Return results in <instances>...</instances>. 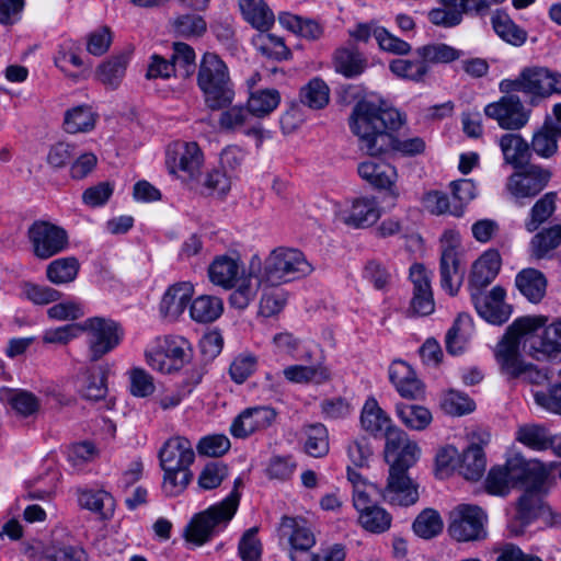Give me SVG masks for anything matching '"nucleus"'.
I'll return each instance as SVG.
<instances>
[{"mask_svg":"<svg viewBox=\"0 0 561 561\" xmlns=\"http://www.w3.org/2000/svg\"><path fill=\"white\" fill-rule=\"evenodd\" d=\"M402 123L401 114L397 110L383 107L382 104L368 100L357 102L350 116V128L357 136L360 150L369 156L391 150L405 156L422 153L425 150L423 138L400 140L392 135Z\"/></svg>","mask_w":561,"mask_h":561,"instance_id":"f257e3e1","label":"nucleus"},{"mask_svg":"<svg viewBox=\"0 0 561 561\" xmlns=\"http://www.w3.org/2000/svg\"><path fill=\"white\" fill-rule=\"evenodd\" d=\"M250 267L251 275L257 273L261 279L271 286L294 282L310 275L313 271V266L300 250L284 247L274 249L263 263L260 259L253 257Z\"/></svg>","mask_w":561,"mask_h":561,"instance_id":"f03ea898","label":"nucleus"},{"mask_svg":"<svg viewBox=\"0 0 561 561\" xmlns=\"http://www.w3.org/2000/svg\"><path fill=\"white\" fill-rule=\"evenodd\" d=\"M197 85L206 105L213 111L227 107L233 101L234 91L228 67L214 53L204 54L197 72Z\"/></svg>","mask_w":561,"mask_h":561,"instance_id":"7ed1b4c3","label":"nucleus"},{"mask_svg":"<svg viewBox=\"0 0 561 561\" xmlns=\"http://www.w3.org/2000/svg\"><path fill=\"white\" fill-rule=\"evenodd\" d=\"M547 321L546 317H523L515 320L508 328L495 348V358L501 373L508 379L523 376L526 363L519 354L520 339L526 340L529 331Z\"/></svg>","mask_w":561,"mask_h":561,"instance_id":"20e7f679","label":"nucleus"},{"mask_svg":"<svg viewBox=\"0 0 561 561\" xmlns=\"http://www.w3.org/2000/svg\"><path fill=\"white\" fill-rule=\"evenodd\" d=\"M239 506V494L232 491L224 501L196 514L185 528V539L197 546L207 542L215 533L225 528Z\"/></svg>","mask_w":561,"mask_h":561,"instance_id":"39448f33","label":"nucleus"},{"mask_svg":"<svg viewBox=\"0 0 561 561\" xmlns=\"http://www.w3.org/2000/svg\"><path fill=\"white\" fill-rule=\"evenodd\" d=\"M502 93L523 92L531 98H547L561 93V75L542 67L524 68L517 78L500 82Z\"/></svg>","mask_w":561,"mask_h":561,"instance_id":"423d86ee","label":"nucleus"},{"mask_svg":"<svg viewBox=\"0 0 561 561\" xmlns=\"http://www.w3.org/2000/svg\"><path fill=\"white\" fill-rule=\"evenodd\" d=\"M488 515L472 504H459L449 513L448 533L460 542L479 541L486 538Z\"/></svg>","mask_w":561,"mask_h":561,"instance_id":"0eeeda50","label":"nucleus"},{"mask_svg":"<svg viewBox=\"0 0 561 561\" xmlns=\"http://www.w3.org/2000/svg\"><path fill=\"white\" fill-rule=\"evenodd\" d=\"M204 157L196 142H175L168 148L167 163L174 173L191 187L199 184Z\"/></svg>","mask_w":561,"mask_h":561,"instance_id":"6e6552de","label":"nucleus"},{"mask_svg":"<svg viewBox=\"0 0 561 561\" xmlns=\"http://www.w3.org/2000/svg\"><path fill=\"white\" fill-rule=\"evenodd\" d=\"M88 331L89 355L91 362H98L112 352L122 341L123 329L112 319L89 318L81 325Z\"/></svg>","mask_w":561,"mask_h":561,"instance_id":"1a4fd4ad","label":"nucleus"},{"mask_svg":"<svg viewBox=\"0 0 561 561\" xmlns=\"http://www.w3.org/2000/svg\"><path fill=\"white\" fill-rule=\"evenodd\" d=\"M32 252L39 260H48L68 248L67 231L49 221L36 220L27 229Z\"/></svg>","mask_w":561,"mask_h":561,"instance_id":"9d476101","label":"nucleus"},{"mask_svg":"<svg viewBox=\"0 0 561 561\" xmlns=\"http://www.w3.org/2000/svg\"><path fill=\"white\" fill-rule=\"evenodd\" d=\"M538 325L527 335L525 351L537 360L553 359L561 355V319L550 325Z\"/></svg>","mask_w":561,"mask_h":561,"instance_id":"9b49d317","label":"nucleus"},{"mask_svg":"<svg viewBox=\"0 0 561 561\" xmlns=\"http://www.w3.org/2000/svg\"><path fill=\"white\" fill-rule=\"evenodd\" d=\"M551 172L538 164L528 163L511 174L506 190L515 198H531L537 196L548 185Z\"/></svg>","mask_w":561,"mask_h":561,"instance_id":"f8f14e48","label":"nucleus"},{"mask_svg":"<svg viewBox=\"0 0 561 561\" xmlns=\"http://www.w3.org/2000/svg\"><path fill=\"white\" fill-rule=\"evenodd\" d=\"M504 94L497 102L488 104L484 114L503 129L519 130L528 123L530 112L515 92Z\"/></svg>","mask_w":561,"mask_h":561,"instance_id":"ddd939ff","label":"nucleus"},{"mask_svg":"<svg viewBox=\"0 0 561 561\" xmlns=\"http://www.w3.org/2000/svg\"><path fill=\"white\" fill-rule=\"evenodd\" d=\"M382 434L386 439V457H394L391 465H399L402 467L414 466L420 456V448L417 444L410 440L408 434L400 427L393 425L392 422L387 425Z\"/></svg>","mask_w":561,"mask_h":561,"instance_id":"4468645a","label":"nucleus"},{"mask_svg":"<svg viewBox=\"0 0 561 561\" xmlns=\"http://www.w3.org/2000/svg\"><path fill=\"white\" fill-rule=\"evenodd\" d=\"M411 467L391 465L387 486L382 489V499L391 504L409 506L416 503L419 492L407 471Z\"/></svg>","mask_w":561,"mask_h":561,"instance_id":"2eb2a0df","label":"nucleus"},{"mask_svg":"<svg viewBox=\"0 0 561 561\" xmlns=\"http://www.w3.org/2000/svg\"><path fill=\"white\" fill-rule=\"evenodd\" d=\"M507 463L513 485H523L526 490H542L546 486L549 473L540 461L527 460L522 455H515L507 460Z\"/></svg>","mask_w":561,"mask_h":561,"instance_id":"dca6fc26","label":"nucleus"},{"mask_svg":"<svg viewBox=\"0 0 561 561\" xmlns=\"http://www.w3.org/2000/svg\"><path fill=\"white\" fill-rule=\"evenodd\" d=\"M276 416V410L267 405L248 408L232 421L230 433L236 438H247L257 431L270 427Z\"/></svg>","mask_w":561,"mask_h":561,"instance_id":"f3484780","label":"nucleus"},{"mask_svg":"<svg viewBox=\"0 0 561 561\" xmlns=\"http://www.w3.org/2000/svg\"><path fill=\"white\" fill-rule=\"evenodd\" d=\"M505 290L496 286L485 295L481 291H472L471 299L481 318L492 324H502L511 316V306L504 301Z\"/></svg>","mask_w":561,"mask_h":561,"instance_id":"a211bd4d","label":"nucleus"},{"mask_svg":"<svg viewBox=\"0 0 561 561\" xmlns=\"http://www.w3.org/2000/svg\"><path fill=\"white\" fill-rule=\"evenodd\" d=\"M357 171L359 176L375 188L386 190L392 201L399 197L396 190L398 174L393 165L385 161L368 160L359 163Z\"/></svg>","mask_w":561,"mask_h":561,"instance_id":"6ab92c4d","label":"nucleus"},{"mask_svg":"<svg viewBox=\"0 0 561 561\" xmlns=\"http://www.w3.org/2000/svg\"><path fill=\"white\" fill-rule=\"evenodd\" d=\"M410 279L413 284V297L410 310L416 316H428L435 309L431 276L424 265L414 264L410 268Z\"/></svg>","mask_w":561,"mask_h":561,"instance_id":"aec40b11","label":"nucleus"},{"mask_svg":"<svg viewBox=\"0 0 561 561\" xmlns=\"http://www.w3.org/2000/svg\"><path fill=\"white\" fill-rule=\"evenodd\" d=\"M160 466L163 470L190 469L195 459L193 446L185 437L169 438L159 450Z\"/></svg>","mask_w":561,"mask_h":561,"instance_id":"412c9836","label":"nucleus"},{"mask_svg":"<svg viewBox=\"0 0 561 561\" xmlns=\"http://www.w3.org/2000/svg\"><path fill=\"white\" fill-rule=\"evenodd\" d=\"M547 492L546 486L542 490H526L520 496L514 519L510 524V529L515 535H520L524 528L535 520L545 507L542 495Z\"/></svg>","mask_w":561,"mask_h":561,"instance_id":"4be33fe9","label":"nucleus"},{"mask_svg":"<svg viewBox=\"0 0 561 561\" xmlns=\"http://www.w3.org/2000/svg\"><path fill=\"white\" fill-rule=\"evenodd\" d=\"M389 379L399 394L415 400L423 394V385L412 367L403 360H393L389 367Z\"/></svg>","mask_w":561,"mask_h":561,"instance_id":"5701e85b","label":"nucleus"},{"mask_svg":"<svg viewBox=\"0 0 561 561\" xmlns=\"http://www.w3.org/2000/svg\"><path fill=\"white\" fill-rule=\"evenodd\" d=\"M280 528L288 535L290 552L308 554L307 551L316 545L314 534L304 518L284 516Z\"/></svg>","mask_w":561,"mask_h":561,"instance_id":"b1692460","label":"nucleus"},{"mask_svg":"<svg viewBox=\"0 0 561 561\" xmlns=\"http://www.w3.org/2000/svg\"><path fill=\"white\" fill-rule=\"evenodd\" d=\"M440 286L449 295L455 296L463 282L465 271L460 268L457 250L446 247L439 261Z\"/></svg>","mask_w":561,"mask_h":561,"instance_id":"393cba45","label":"nucleus"},{"mask_svg":"<svg viewBox=\"0 0 561 561\" xmlns=\"http://www.w3.org/2000/svg\"><path fill=\"white\" fill-rule=\"evenodd\" d=\"M193 285L188 282L176 283L164 293L160 302V312L164 318L175 320L186 309L192 299Z\"/></svg>","mask_w":561,"mask_h":561,"instance_id":"a878e982","label":"nucleus"},{"mask_svg":"<svg viewBox=\"0 0 561 561\" xmlns=\"http://www.w3.org/2000/svg\"><path fill=\"white\" fill-rule=\"evenodd\" d=\"M380 208L375 198H356L347 211L342 213L344 224L355 228H366L374 225L380 217Z\"/></svg>","mask_w":561,"mask_h":561,"instance_id":"bb28decb","label":"nucleus"},{"mask_svg":"<svg viewBox=\"0 0 561 561\" xmlns=\"http://www.w3.org/2000/svg\"><path fill=\"white\" fill-rule=\"evenodd\" d=\"M499 146L505 164H510L516 170L529 163L531 158L530 144L519 134H504L499 140Z\"/></svg>","mask_w":561,"mask_h":561,"instance_id":"cd10ccee","label":"nucleus"},{"mask_svg":"<svg viewBox=\"0 0 561 561\" xmlns=\"http://www.w3.org/2000/svg\"><path fill=\"white\" fill-rule=\"evenodd\" d=\"M561 138V125L546 119L531 137L530 150L543 159L552 158L558 152V140Z\"/></svg>","mask_w":561,"mask_h":561,"instance_id":"c85d7f7f","label":"nucleus"},{"mask_svg":"<svg viewBox=\"0 0 561 561\" xmlns=\"http://www.w3.org/2000/svg\"><path fill=\"white\" fill-rule=\"evenodd\" d=\"M501 268V256L496 250L484 252L472 265L469 283L476 289L486 287L496 277Z\"/></svg>","mask_w":561,"mask_h":561,"instance_id":"c756f323","label":"nucleus"},{"mask_svg":"<svg viewBox=\"0 0 561 561\" xmlns=\"http://www.w3.org/2000/svg\"><path fill=\"white\" fill-rule=\"evenodd\" d=\"M516 287L530 302H539L547 289V279L542 272L536 268H524L516 275Z\"/></svg>","mask_w":561,"mask_h":561,"instance_id":"7c9ffc66","label":"nucleus"},{"mask_svg":"<svg viewBox=\"0 0 561 561\" xmlns=\"http://www.w3.org/2000/svg\"><path fill=\"white\" fill-rule=\"evenodd\" d=\"M239 8L244 20L260 32L268 31L275 22L274 13L264 0H239Z\"/></svg>","mask_w":561,"mask_h":561,"instance_id":"2f4dec72","label":"nucleus"},{"mask_svg":"<svg viewBox=\"0 0 561 561\" xmlns=\"http://www.w3.org/2000/svg\"><path fill=\"white\" fill-rule=\"evenodd\" d=\"M491 23L497 36L513 46H522L527 39V32L519 27L511 16L502 10H496L493 13Z\"/></svg>","mask_w":561,"mask_h":561,"instance_id":"473e14b6","label":"nucleus"},{"mask_svg":"<svg viewBox=\"0 0 561 561\" xmlns=\"http://www.w3.org/2000/svg\"><path fill=\"white\" fill-rule=\"evenodd\" d=\"M239 273V262L227 255L218 256L208 268L210 280L225 288H231L236 285Z\"/></svg>","mask_w":561,"mask_h":561,"instance_id":"72a5a7b5","label":"nucleus"},{"mask_svg":"<svg viewBox=\"0 0 561 561\" xmlns=\"http://www.w3.org/2000/svg\"><path fill=\"white\" fill-rule=\"evenodd\" d=\"M485 456L479 445H471L459 457L458 471L469 481H478L485 471Z\"/></svg>","mask_w":561,"mask_h":561,"instance_id":"f704fd0d","label":"nucleus"},{"mask_svg":"<svg viewBox=\"0 0 561 561\" xmlns=\"http://www.w3.org/2000/svg\"><path fill=\"white\" fill-rule=\"evenodd\" d=\"M0 401L7 402L20 416L27 417L37 413L39 400L28 391L9 388L0 389Z\"/></svg>","mask_w":561,"mask_h":561,"instance_id":"c9c22d12","label":"nucleus"},{"mask_svg":"<svg viewBox=\"0 0 561 561\" xmlns=\"http://www.w3.org/2000/svg\"><path fill=\"white\" fill-rule=\"evenodd\" d=\"M128 62L127 54L112 56L98 67L96 77L104 85L116 89L125 77Z\"/></svg>","mask_w":561,"mask_h":561,"instance_id":"e433bc0d","label":"nucleus"},{"mask_svg":"<svg viewBox=\"0 0 561 561\" xmlns=\"http://www.w3.org/2000/svg\"><path fill=\"white\" fill-rule=\"evenodd\" d=\"M280 94L276 89H256L250 91L247 106L252 116L263 118L279 104Z\"/></svg>","mask_w":561,"mask_h":561,"instance_id":"4c0bfd02","label":"nucleus"},{"mask_svg":"<svg viewBox=\"0 0 561 561\" xmlns=\"http://www.w3.org/2000/svg\"><path fill=\"white\" fill-rule=\"evenodd\" d=\"M472 333V322L469 314L460 313L446 334L448 353L458 355L466 348Z\"/></svg>","mask_w":561,"mask_h":561,"instance_id":"58836bf2","label":"nucleus"},{"mask_svg":"<svg viewBox=\"0 0 561 561\" xmlns=\"http://www.w3.org/2000/svg\"><path fill=\"white\" fill-rule=\"evenodd\" d=\"M80 263L75 256L59 257L46 266V277L54 285L72 283L79 273Z\"/></svg>","mask_w":561,"mask_h":561,"instance_id":"ea45409f","label":"nucleus"},{"mask_svg":"<svg viewBox=\"0 0 561 561\" xmlns=\"http://www.w3.org/2000/svg\"><path fill=\"white\" fill-rule=\"evenodd\" d=\"M222 310L224 305L220 298L202 295L192 301L190 314L198 323H210L220 317Z\"/></svg>","mask_w":561,"mask_h":561,"instance_id":"a19ab883","label":"nucleus"},{"mask_svg":"<svg viewBox=\"0 0 561 561\" xmlns=\"http://www.w3.org/2000/svg\"><path fill=\"white\" fill-rule=\"evenodd\" d=\"M516 439L533 450L541 451L553 445L549 431L538 424H525L518 427Z\"/></svg>","mask_w":561,"mask_h":561,"instance_id":"79ce46f5","label":"nucleus"},{"mask_svg":"<svg viewBox=\"0 0 561 561\" xmlns=\"http://www.w3.org/2000/svg\"><path fill=\"white\" fill-rule=\"evenodd\" d=\"M96 117L90 106H76L66 112L64 129L68 134L89 133L95 127Z\"/></svg>","mask_w":561,"mask_h":561,"instance_id":"37998d69","label":"nucleus"},{"mask_svg":"<svg viewBox=\"0 0 561 561\" xmlns=\"http://www.w3.org/2000/svg\"><path fill=\"white\" fill-rule=\"evenodd\" d=\"M396 414L399 420L410 430L423 431L432 422V413L423 405L397 403Z\"/></svg>","mask_w":561,"mask_h":561,"instance_id":"c03bdc74","label":"nucleus"},{"mask_svg":"<svg viewBox=\"0 0 561 561\" xmlns=\"http://www.w3.org/2000/svg\"><path fill=\"white\" fill-rule=\"evenodd\" d=\"M443 8H435L428 12V20L437 26L450 28L459 25L463 14H472V10L463 4L451 5L446 0H439Z\"/></svg>","mask_w":561,"mask_h":561,"instance_id":"a18cd8bd","label":"nucleus"},{"mask_svg":"<svg viewBox=\"0 0 561 561\" xmlns=\"http://www.w3.org/2000/svg\"><path fill=\"white\" fill-rule=\"evenodd\" d=\"M414 53L428 67L430 64H447L460 57L459 50L445 43L426 44L415 48Z\"/></svg>","mask_w":561,"mask_h":561,"instance_id":"49530a36","label":"nucleus"},{"mask_svg":"<svg viewBox=\"0 0 561 561\" xmlns=\"http://www.w3.org/2000/svg\"><path fill=\"white\" fill-rule=\"evenodd\" d=\"M389 69L396 77L413 82H423L430 72V67L419 57L415 59H393L389 64Z\"/></svg>","mask_w":561,"mask_h":561,"instance_id":"de8ad7c7","label":"nucleus"},{"mask_svg":"<svg viewBox=\"0 0 561 561\" xmlns=\"http://www.w3.org/2000/svg\"><path fill=\"white\" fill-rule=\"evenodd\" d=\"M299 98L304 105L321 110L330 101V89L322 79L313 78L300 89Z\"/></svg>","mask_w":561,"mask_h":561,"instance_id":"09e8293b","label":"nucleus"},{"mask_svg":"<svg viewBox=\"0 0 561 561\" xmlns=\"http://www.w3.org/2000/svg\"><path fill=\"white\" fill-rule=\"evenodd\" d=\"M306 435L305 451L312 457H323L329 451V435L327 427L321 423L304 426Z\"/></svg>","mask_w":561,"mask_h":561,"instance_id":"8fccbe9b","label":"nucleus"},{"mask_svg":"<svg viewBox=\"0 0 561 561\" xmlns=\"http://www.w3.org/2000/svg\"><path fill=\"white\" fill-rule=\"evenodd\" d=\"M557 194L548 192L540 197L531 207L529 218L525 221V229L528 232L536 231L543 222H546L556 210Z\"/></svg>","mask_w":561,"mask_h":561,"instance_id":"3c124183","label":"nucleus"},{"mask_svg":"<svg viewBox=\"0 0 561 561\" xmlns=\"http://www.w3.org/2000/svg\"><path fill=\"white\" fill-rule=\"evenodd\" d=\"M391 422L375 399L366 401L360 415V423L366 432L373 435L381 434Z\"/></svg>","mask_w":561,"mask_h":561,"instance_id":"603ef678","label":"nucleus"},{"mask_svg":"<svg viewBox=\"0 0 561 561\" xmlns=\"http://www.w3.org/2000/svg\"><path fill=\"white\" fill-rule=\"evenodd\" d=\"M561 244V225H554L536 233L530 241L531 255L535 259L545 257L550 251Z\"/></svg>","mask_w":561,"mask_h":561,"instance_id":"864d4df0","label":"nucleus"},{"mask_svg":"<svg viewBox=\"0 0 561 561\" xmlns=\"http://www.w3.org/2000/svg\"><path fill=\"white\" fill-rule=\"evenodd\" d=\"M196 56L194 49L185 43H174L171 64L174 65V76L183 79L190 78L196 70Z\"/></svg>","mask_w":561,"mask_h":561,"instance_id":"5fc2aeb1","label":"nucleus"},{"mask_svg":"<svg viewBox=\"0 0 561 561\" xmlns=\"http://www.w3.org/2000/svg\"><path fill=\"white\" fill-rule=\"evenodd\" d=\"M366 68V59L353 48H341L335 53V69L347 78L360 75Z\"/></svg>","mask_w":561,"mask_h":561,"instance_id":"6e6d98bb","label":"nucleus"},{"mask_svg":"<svg viewBox=\"0 0 561 561\" xmlns=\"http://www.w3.org/2000/svg\"><path fill=\"white\" fill-rule=\"evenodd\" d=\"M260 32L253 43L256 49L265 57L274 60H285L290 56V50L285 45L283 38L273 34Z\"/></svg>","mask_w":561,"mask_h":561,"instance_id":"4d7b16f0","label":"nucleus"},{"mask_svg":"<svg viewBox=\"0 0 561 561\" xmlns=\"http://www.w3.org/2000/svg\"><path fill=\"white\" fill-rule=\"evenodd\" d=\"M54 62L72 80H78L85 70L83 60L72 46L68 44H64L59 47Z\"/></svg>","mask_w":561,"mask_h":561,"instance_id":"13d9d810","label":"nucleus"},{"mask_svg":"<svg viewBox=\"0 0 561 561\" xmlns=\"http://www.w3.org/2000/svg\"><path fill=\"white\" fill-rule=\"evenodd\" d=\"M392 522V516L379 505L370 507L358 513V523L371 534H382L387 531Z\"/></svg>","mask_w":561,"mask_h":561,"instance_id":"bf43d9fd","label":"nucleus"},{"mask_svg":"<svg viewBox=\"0 0 561 561\" xmlns=\"http://www.w3.org/2000/svg\"><path fill=\"white\" fill-rule=\"evenodd\" d=\"M287 380L297 383L316 382L322 383L330 377L327 368L321 366L293 365L284 369Z\"/></svg>","mask_w":561,"mask_h":561,"instance_id":"052dcab7","label":"nucleus"},{"mask_svg":"<svg viewBox=\"0 0 561 561\" xmlns=\"http://www.w3.org/2000/svg\"><path fill=\"white\" fill-rule=\"evenodd\" d=\"M231 187V174L220 168L213 169L202 180L194 190H201L202 193L226 195Z\"/></svg>","mask_w":561,"mask_h":561,"instance_id":"680f3d73","label":"nucleus"},{"mask_svg":"<svg viewBox=\"0 0 561 561\" xmlns=\"http://www.w3.org/2000/svg\"><path fill=\"white\" fill-rule=\"evenodd\" d=\"M413 530L419 537L431 539L443 530V520L435 510L426 508L415 518Z\"/></svg>","mask_w":561,"mask_h":561,"instance_id":"e2e57ef3","label":"nucleus"},{"mask_svg":"<svg viewBox=\"0 0 561 561\" xmlns=\"http://www.w3.org/2000/svg\"><path fill=\"white\" fill-rule=\"evenodd\" d=\"M22 296L34 305L44 306L56 302L60 299L61 293L47 286L32 282H23L21 284Z\"/></svg>","mask_w":561,"mask_h":561,"instance_id":"0e129e2a","label":"nucleus"},{"mask_svg":"<svg viewBox=\"0 0 561 561\" xmlns=\"http://www.w3.org/2000/svg\"><path fill=\"white\" fill-rule=\"evenodd\" d=\"M263 283L260 275L254 273L251 275V267H249V279L243 282L231 295L230 304L238 308L244 309L254 299L260 284Z\"/></svg>","mask_w":561,"mask_h":561,"instance_id":"69168bd1","label":"nucleus"},{"mask_svg":"<svg viewBox=\"0 0 561 561\" xmlns=\"http://www.w3.org/2000/svg\"><path fill=\"white\" fill-rule=\"evenodd\" d=\"M79 504L81 507L106 516L107 512L113 508V497L110 493L99 491H82L79 495Z\"/></svg>","mask_w":561,"mask_h":561,"instance_id":"338daca9","label":"nucleus"},{"mask_svg":"<svg viewBox=\"0 0 561 561\" xmlns=\"http://www.w3.org/2000/svg\"><path fill=\"white\" fill-rule=\"evenodd\" d=\"M173 31L182 37L201 36L206 32L207 25L204 19L196 14H183L172 22Z\"/></svg>","mask_w":561,"mask_h":561,"instance_id":"774afa93","label":"nucleus"}]
</instances>
